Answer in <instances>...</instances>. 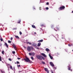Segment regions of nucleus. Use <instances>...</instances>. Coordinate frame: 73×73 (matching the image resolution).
Here are the masks:
<instances>
[{"instance_id": "nucleus-1", "label": "nucleus", "mask_w": 73, "mask_h": 73, "mask_svg": "<svg viewBox=\"0 0 73 73\" xmlns=\"http://www.w3.org/2000/svg\"><path fill=\"white\" fill-rule=\"evenodd\" d=\"M24 60L25 61H26V62H30V60H29V59L27 57H26V58H24Z\"/></svg>"}, {"instance_id": "nucleus-2", "label": "nucleus", "mask_w": 73, "mask_h": 73, "mask_svg": "<svg viewBox=\"0 0 73 73\" xmlns=\"http://www.w3.org/2000/svg\"><path fill=\"white\" fill-rule=\"evenodd\" d=\"M31 47H29V46H28L27 48V49L28 51H29V52H30V51L31 50Z\"/></svg>"}, {"instance_id": "nucleus-3", "label": "nucleus", "mask_w": 73, "mask_h": 73, "mask_svg": "<svg viewBox=\"0 0 73 73\" xmlns=\"http://www.w3.org/2000/svg\"><path fill=\"white\" fill-rule=\"evenodd\" d=\"M58 9L59 10H62L64 9V6L60 7Z\"/></svg>"}, {"instance_id": "nucleus-4", "label": "nucleus", "mask_w": 73, "mask_h": 73, "mask_svg": "<svg viewBox=\"0 0 73 73\" xmlns=\"http://www.w3.org/2000/svg\"><path fill=\"white\" fill-rule=\"evenodd\" d=\"M36 57L37 58H38V59H39V60H41V56L40 55H36Z\"/></svg>"}, {"instance_id": "nucleus-5", "label": "nucleus", "mask_w": 73, "mask_h": 73, "mask_svg": "<svg viewBox=\"0 0 73 73\" xmlns=\"http://www.w3.org/2000/svg\"><path fill=\"white\" fill-rule=\"evenodd\" d=\"M50 64L52 66H54V64H53V62H50Z\"/></svg>"}, {"instance_id": "nucleus-6", "label": "nucleus", "mask_w": 73, "mask_h": 73, "mask_svg": "<svg viewBox=\"0 0 73 73\" xmlns=\"http://www.w3.org/2000/svg\"><path fill=\"white\" fill-rule=\"evenodd\" d=\"M41 54L42 55V56H43L44 57H47L46 55H45L44 54L41 53Z\"/></svg>"}, {"instance_id": "nucleus-7", "label": "nucleus", "mask_w": 73, "mask_h": 73, "mask_svg": "<svg viewBox=\"0 0 73 73\" xmlns=\"http://www.w3.org/2000/svg\"><path fill=\"white\" fill-rule=\"evenodd\" d=\"M40 45H41V43H40V42L38 43V44L37 46H40Z\"/></svg>"}, {"instance_id": "nucleus-8", "label": "nucleus", "mask_w": 73, "mask_h": 73, "mask_svg": "<svg viewBox=\"0 0 73 73\" xmlns=\"http://www.w3.org/2000/svg\"><path fill=\"white\" fill-rule=\"evenodd\" d=\"M49 57H50V58H51V59H53V57L52 56H51V55H50V54H49Z\"/></svg>"}, {"instance_id": "nucleus-9", "label": "nucleus", "mask_w": 73, "mask_h": 73, "mask_svg": "<svg viewBox=\"0 0 73 73\" xmlns=\"http://www.w3.org/2000/svg\"><path fill=\"white\" fill-rule=\"evenodd\" d=\"M5 46H7V48H8V44H7V43H5Z\"/></svg>"}, {"instance_id": "nucleus-10", "label": "nucleus", "mask_w": 73, "mask_h": 73, "mask_svg": "<svg viewBox=\"0 0 73 73\" xmlns=\"http://www.w3.org/2000/svg\"><path fill=\"white\" fill-rule=\"evenodd\" d=\"M43 41V40L42 39L38 41V42H42Z\"/></svg>"}, {"instance_id": "nucleus-11", "label": "nucleus", "mask_w": 73, "mask_h": 73, "mask_svg": "<svg viewBox=\"0 0 73 73\" xmlns=\"http://www.w3.org/2000/svg\"><path fill=\"white\" fill-rule=\"evenodd\" d=\"M46 50L47 52H48L49 51V49L48 48H46Z\"/></svg>"}, {"instance_id": "nucleus-12", "label": "nucleus", "mask_w": 73, "mask_h": 73, "mask_svg": "<svg viewBox=\"0 0 73 73\" xmlns=\"http://www.w3.org/2000/svg\"><path fill=\"white\" fill-rule=\"evenodd\" d=\"M27 44H29L30 45H31L32 44V43L29 42H27Z\"/></svg>"}, {"instance_id": "nucleus-13", "label": "nucleus", "mask_w": 73, "mask_h": 73, "mask_svg": "<svg viewBox=\"0 0 73 73\" xmlns=\"http://www.w3.org/2000/svg\"><path fill=\"white\" fill-rule=\"evenodd\" d=\"M1 73H5V72H4V71L1 70Z\"/></svg>"}, {"instance_id": "nucleus-14", "label": "nucleus", "mask_w": 73, "mask_h": 73, "mask_svg": "<svg viewBox=\"0 0 73 73\" xmlns=\"http://www.w3.org/2000/svg\"><path fill=\"white\" fill-rule=\"evenodd\" d=\"M10 68L11 69H12V70H13V68H12V66H10Z\"/></svg>"}, {"instance_id": "nucleus-15", "label": "nucleus", "mask_w": 73, "mask_h": 73, "mask_svg": "<svg viewBox=\"0 0 73 73\" xmlns=\"http://www.w3.org/2000/svg\"><path fill=\"white\" fill-rule=\"evenodd\" d=\"M32 56H35V52L32 53Z\"/></svg>"}, {"instance_id": "nucleus-16", "label": "nucleus", "mask_w": 73, "mask_h": 73, "mask_svg": "<svg viewBox=\"0 0 73 73\" xmlns=\"http://www.w3.org/2000/svg\"><path fill=\"white\" fill-rule=\"evenodd\" d=\"M44 69L45 71H48V68H44Z\"/></svg>"}, {"instance_id": "nucleus-17", "label": "nucleus", "mask_w": 73, "mask_h": 73, "mask_svg": "<svg viewBox=\"0 0 73 73\" xmlns=\"http://www.w3.org/2000/svg\"><path fill=\"white\" fill-rule=\"evenodd\" d=\"M32 27H33V28H36V27H35L34 25H32Z\"/></svg>"}, {"instance_id": "nucleus-18", "label": "nucleus", "mask_w": 73, "mask_h": 73, "mask_svg": "<svg viewBox=\"0 0 73 73\" xmlns=\"http://www.w3.org/2000/svg\"><path fill=\"white\" fill-rule=\"evenodd\" d=\"M14 48L16 50H17V49H16V46H14Z\"/></svg>"}, {"instance_id": "nucleus-19", "label": "nucleus", "mask_w": 73, "mask_h": 73, "mask_svg": "<svg viewBox=\"0 0 73 73\" xmlns=\"http://www.w3.org/2000/svg\"><path fill=\"white\" fill-rule=\"evenodd\" d=\"M15 37H16V38H19V36H15Z\"/></svg>"}, {"instance_id": "nucleus-20", "label": "nucleus", "mask_w": 73, "mask_h": 73, "mask_svg": "<svg viewBox=\"0 0 73 73\" xmlns=\"http://www.w3.org/2000/svg\"><path fill=\"white\" fill-rule=\"evenodd\" d=\"M68 70H70V67L68 66Z\"/></svg>"}, {"instance_id": "nucleus-21", "label": "nucleus", "mask_w": 73, "mask_h": 73, "mask_svg": "<svg viewBox=\"0 0 73 73\" xmlns=\"http://www.w3.org/2000/svg\"><path fill=\"white\" fill-rule=\"evenodd\" d=\"M35 48H36V49H40L39 48L36 47V46H35Z\"/></svg>"}, {"instance_id": "nucleus-22", "label": "nucleus", "mask_w": 73, "mask_h": 73, "mask_svg": "<svg viewBox=\"0 0 73 73\" xmlns=\"http://www.w3.org/2000/svg\"><path fill=\"white\" fill-rule=\"evenodd\" d=\"M31 58L32 60H34V58H33V57L32 56L31 57Z\"/></svg>"}, {"instance_id": "nucleus-23", "label": "nucleus", "mask_w": 73, "mask_h": 73, "mask_svg": "<svg viewBox=\"0 0 73 73\" xmlns=\"http://www.w3.org/2000/svg\"><path fill=\"white\" fill-rule=\"evenodd\" d=\"M20 22H21V20H19L18 22V23H20Z\"/></svg>"}, {"instance_id": "nucleus-24", "label": "nucleus", "mask_w": 73, "mask_h": 73, "mask_svg": "<svg viewBox=\"0 0 73 73\" xmlns=\"http://www.w3.org/2000/svg\"><path fill=\"white\" fill-rule=\"evenodd\" d=\"M4 51H2V54H4Z\"/></svg>"}, {"instance_id": "nucleus-25", "label": "nucleus", "mask_w": 73, "mask_h": 73, "mask_svg": "<svg viewBox=\"0 0 73 73\" xmlns=\"http://www.w3.org/2000/svg\"><path fill=\"white\" fill-rule=\"evenodd\" d=\"M31 49H32V50L34 49V48H33V47L32 46H31Z\"/></svg>"}, {"instance_id": "nucleus-26", "label": "nucleus", "mask_w": 73, "mask_h": 73, "mask_svg": "<svg viewBox=\"0 0 73 73\" xmlns=\"http://www.w3.org/2000/svg\"><path fill=\"white\" fill-rule=\"evenodd\" d=\"M8 42L9 43H11V41L10 40H8Z\"/></svg>"}, {"instance_id": "nucleus-27", "label": "nucleus", "mask_w": 73, "mask_h": 73, "mask_svg": "<svg viewBox=\"0 0 73 73\" xmlns=\"http://www.w3.org/2000/svg\"><path fill=\"white\" fill-rule=\"evenodd\" d=\"M9 61H12V59H11L9 58Z\"/></svg>"}, {"instance_id": "nucleus-28", "label": "nucleus", "mask_w": 73, "mask_h": 73, "mask_svg": "<svg viewBox=\"0 0 73 73\" xmlns=\"http://www.w3.org/2000/svg\"><path fill=\"white\" fill-rule=\"evenodd\" d=\"M53 68L54 69H56V67L54 66L53 67Z\"/></svg>"}, {"instance_id": "nucleus-29", "label": "nucleus", "mask_w": 73, "mask_h": 73, "mask_svg": "<svg viewBox=\"0 0 73 73\" xmlns=\"http://www.w3.org/2000/svg\"><path fill=\"white\" fill-rule=\"evenodd\" d=\"M29 54L30 56H32V53H29Z\"/></svg>"}, {"instance_id": "nucleus-30", "label": "nucleus", "mask_w": 73, "mask_h": 73, "mask_svg": "<svg viewBox=\"0 0 73 73\" xmlns=\"http://www.w3.org/2000/svg\"><path fill=\"white\" fill-rule=\"evenodd\" d=\"M41 57L42 58L43 60H45V58L42 56H41Z\"/></svg>"}, {"instance_id": "nucleus-31", "label": "nucleus", "mask_w": 73, "mask_h": 73, "mask_svg": "<svg viewBox=\"0 0 73 73\" xmlns=\"http://www.w3.org/2000/svg\"><path fill=\"white\" fill-rule=\"evenodd\" d=\"M0 61H1V56H0Z\"/></svg>"}, {"instance_id": "nucleus-32", "label": "nucleus", "mask_w": 73, "mask_h": 73, "mask_svg": "<svg viewBox=\"0 0 73 73\" xmlns=\"http://www.w3.org/2000/svg\"><path fill=\"white\" fill-rule=\"evenodd\" d=\"M12 53L13 54H15V51H13Z\"/></svg>"}, {"instance_id": "nucleus-33", "label": "nucleus", "mask_w": 73, "mask_h": 73, "mask_svg": "<svg viewBox=\"0 0 73 73\" xmlns=\"http://www.w3.org/2000/svg\"><path fill=\"white\" fill-rule=\"evenodd\" d=\"M42 64H45V62H42Z\"/></svg>"}, {"instance_id": "nucleus-34", "label": "nucleus", "mask_w": 73, "mask_h": 73, "mask_svg": "<svg viewBox=\"0 0 73 73\" xmlns=\"http://www.w3.org/2000/svg\"><path fill=\"white\" fill-rule=\"evenodd\" d=\"M46 9L47 10H48V9H49V8L48 7H46Z\"/></svg>"}, {"instance_id": "nucleus-35", "label": "nucleus", "mask_w": 73, "mask_h": 73, "mask_svg": "<svg viewBox=\"0 0 73 73\" xmlns=\"http://www.w3.org/2000/svg\"><path fill=\"white\" fill-rule=\"evenodd\" d=\"M19 33H20V35H22V33H21V32H19Z\"/></svg>"}, {"instance_id": "nucleus-36", "label": "nucleus", "mask_w": 73, "mask_h": 73, "mask_svg": "<svg viewBox=\"0 0 73 73\" xmlns=\"http://www.w3.org/2000/svg\"><path fill=\"white\" fill-rule=\"evenodd\" d=\"M0 40H1V41H3V39L2 38H1L0 39Z\"/></svg>"}, {"instance_id": "nucleus-37", "label": "nucleus", "mask_w": 73, "mask_h": 73, "mask_svg": "<svg viewBox=\"0 0 73 73\" xmlns=\"http://www.w3.org/2000/svg\"><path fill=\"white\" fill-rule=\"evenodd\" d=\"M13 39V37H11V40H12Z\"/></svg>"}, {"instance_id": "nucleus-38", "label": "nucleus", "mask_w": 73, "mask_h": 73, "mask_svg": "<svg viewBox=\"0 0 73 73\" xmlns=\"http://www.w3.org/2000/svg\"><path fill=\"white\" fill-rule=\"evenodd\" d=\"M17 64H20V62H18V61L17 62Z\"/></svg>"}, {"instance_id": "nucleus-39", "label": "nucleus", "mask_w": 73, "mask_h": 73, "mask_svg": "<svg viewBox=\"0 0 73 73\" xmlns=\"http://www.w3.org/2000/svg\"><path fill=\"white\" fill-rule=\"evenodd\" d=\"M17 66H18V67H20L21 66H20V65H17Z\"/></svg>"}, {"instance_id": "nucleus-40", "label": "nucleus", "mask_w": 73, "mask_h": 73, "mask_svg": "<svg viewBox=\"0 0 73 73\" xmlns=\"http://www.w3.org/2000/svg\"><path fill=\"white\" fill-rule=\"evenodd\" d=\"M68 46H71V45H70V44H68Z\"/></svg>"}, {"instance_id": "nucleus-41", "label": "nucleus", "mask_w": 73, "mask_h": 73, "mask_svg": "<svg viewBox=\"0 0 73 73\" xmlns=\"http://www.w3.org/2000/svg\"><path fill=\"white\" fill-rule=\"evenodd\" d=\"M46 4L47 5H48L49 4V3L48 2H47Z\"/></svg>"}, {"instance_id": "nucleus-42", "label": "nucleus", "mask_w": 73, "mask_h": 73, "mask_svg": "<svg viewBox=\"0 0 73 73\" xmlns=\"http://www.w3.org/2000/svg\"><path fill=\"white\" fill-rule=\"evenodd\" d=\"M17 59L18 60H20V58H17Z\"/></svg>"}, {"instance_id": "nucleus-43", "label": "nucleus", "mask_w": 73, "mask_h": 73, "mask_svg": "<svg viewBox=\"0 0 73 73\" xmlns=\"http://www.w3.org/2000/svg\"><path fill=\"white\" fill-rule=\"evenodd\" d=\"M9 65V64H7V66H8Z\"/></svg>"}, {"instance_id": "nucleus-44", "label": "nucleus", "mask_w": 73, "mask_h": 73, "mask_svg": "<svg viewBox=\"0 0 73 73\" xmlns=\"http://www.w3.org/2000/svg\"><path fill=\"white\" fill-rule=\"evenodd\" d=\"M36 44H35V45H33V46H36Z\"/></svg>"}, {"instance_id": "nucleus-45", "label": "nucleus", "mask_w": 73, "mask_h": 73, "mask_svg": "<svg viewBox=\"0 0 73 73\" xmlns=\"http://www.w3.org/2000/svg\"><path fill=\"white\" fill-rule=\"evenodd\" d=\"M47 73H49V71H48V70H47Z\"/></svg>"}, {"instance_id": "nucleus-46", "label": "nucleus", "mask_w": 73, "mask_h": 73, "mask_svg": "<svg viewBox=\"0 0 73 73\" xmlns=\"http://www.w3.org/2000/svg\"><path fill=\"white\" fill-rule=\"evenodd\" d=\"M54 30H55L56 31H57V30L56 29H54Z\"/></svg>"}, {"instance_id": "nucleus-47", "label": "nucleus", "mask_w": 73, "mask_h": 73, "mask_svg": "<svg viewBox=\"0 0 73 73\" xmlns=\"http://www.w3.org/2000/svg\"><path fill=\"white\" fill-rule=\"evenodd\" d=\"M24 48H25V49H26V47H25L24 46Z\"/></svg>"}, {"instance_id": "nucleus-48", "label": "nucleus", "mask_w": 73, "mask_h": 73, "mask_svg": "<svg viewBox=\"0 0 73 73\" xmlns=\"http://www.w3.org/2000/svg\"><path fill=\"white\" fill-rule=\"evenodd\" d=\"M53 25H52L51 27V28H53Z\"/></svg>"}, {"instance_id": "nucleus-49", "label": "nucleus", "mask_w": 73, "mask_h": 73, "mask_svg": "<svg viewBox=\"0 0 73 73\" xmlns=\"http://www.w3.org/2000/svg\"><path fill=\"white\" fill-rule=\"evenodd\" d=\"M70 70L71 71H72V69H70Z\"/></svg>"}, {"instance_id": "nucleus-50", "label": "nucleus", "mask_w": 73, "mask_h": 73, "mask_svg": "<svg viewBox=\"0 0 73 73\" xmlns=\"http://www.w3.org/2000/svg\"><path fill=\"white\" fill-rule=\"evenodd\" d=\"M57 30H58L59 29L58 28H56Z\"/></svg>"}, {"instance_id": "nucleus-51", "label": "nucleus", "mask_w": 73, "mask_h": 73, "mask_svg": "<svg viewBox=\"0 0 73 73\" xmlns=\"http://www.w3.org/2000/svg\"><path fill=\"white\" fill-rule=\"evenodd\" d=\"M35 35L36 34V33L35 32Z\"/></svg>"}, {"instance_id": "nucleus-52", "label": "nucleus", "mask_w": 73, "mask_h": 73, "mask_svg": "<svg viewBox=\"0 0 73 73\" xmlns=\"http://www.w3.org/2000/svg\"><path fill=\"white\" fill-rule=\"evenodd\" d=\"M71 46H73V44H71Z\"/></svg>"}, {"instance_id": "nucleus-53", "label": "nucleus", "mask_w": 73, "mask_h": 73, "mask_svg": "<svg viewBox=\"0 0 73 73\" xmlns=\"http://www.w3.org/2000/svg\"><path fill=\"white\" fill-rule=\"evenodd\" d=\"M44 25H41V27H42V26H43Z\"/></svg>"}, {"instance_id": "nucleus-54", "label": "nucleus", "mask_w": 73, "mask_h": 73, "mask_svg": "<svg viewBox=\"0 0 73 73\" xmlns=\"http://www.w3.org/2000/svg\"><path fill=\"white\" fill-rule=\"evenodd\" d=\"M40 8V10H41V9H40V7H39Z\"/></svg>"}, {"instance_id": "nucleus-55", "label": "nucleus", "mask_w": 73, "mask_h": 73, "mask_svg": "<svg viewBox=\"0 0 73 73\" xmlns=\"http://www.w3.org/2000/svg\"><path fill=\"white\" fill-rule=\"evenodd\" d=\"M41 0H40V2H41Z\"/></svg>"}, {"instance_id": "nucleus-56", "label": "nucleus", "mask_w": 73, "mask_h": 73, "mask_svg": "<svg viewBox=\"0 0 73 73\" xmlns=\"http://www.w3.org/2000/svg\"><path fill=\"white\" fill-rule=\"evenodd\" d=\"M14 69H15V67H14Z\"/></svg>"}, {"instance_id": "nucleus-57", "label": "nucleus", "mask_w": 73, "mask_h": 73, "mask_svg": "<svg viewBox=\"0 0 73 73\" xmlns=\"http://www.w3.org/2000/svg\"><path fill=\"white\" fill-rule=\"evenodd\" d=\"M15 64H16V62H15Z\"/></svg>"}, {"instance_id": "nucleus-58", "label": "nucleus", "mask_w": 73, "mask_h": 73, "mask_svg": "<svg viewBox=\"0 0 73 73\" xmlns=\"http://www.w3.org/2000/svg\"><path fill=\"white\" fill-rule=\"evenodd\" d=\"M2 62L3 63V62L2 61Z\"/></svg>"}, {"instance_id": "nucleus-59", "label": "nucleus", "mask_w": 73, "mask_h": 73, "mask_svg": "<svg viewBox=\"0 0 73 73\" xmlns=\"http://www.w3.org/2000/svg\"><path fill=\"white\" fill-rule=\"evenodd\" d=\"M22 61H23V60H22Z\"/></svg>"}, {"instance_id": "nucleus-60", "label": "nucleus", "mask_w": 73, "mask_h": 73, "mask_svg": "<svg viewBox=\"0 0 73 73\" xmlns=\"http://www.w3.org/2000/svg\"><path fill=\"white\" fill-rule=\"evenodd\" d=\"M64 8H65V7H64Z\"/></svg>"}, {"instance_id": "nucleus-61", "label": "nucleus", "mask_w": 73, "mask_h": 73, "mask_svg": "<svg viewBox=\"0 0 73 73\" xmlns=\"http://www.w3.org/2000/svg\"><path fill=\"white\" fill-rule=\"evenodd\" d=\"M34 9H35V8H34Z\"/></svg>"}]
</instances>
